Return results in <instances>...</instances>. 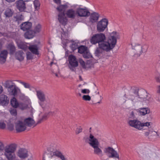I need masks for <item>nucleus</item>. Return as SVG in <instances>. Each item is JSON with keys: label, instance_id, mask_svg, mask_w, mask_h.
Segmentation results:
<instances>
[{"label": "nucleus", "instance_id": "obj_6", "mask_svg": "<svg viewBox=\"0 0 160 160\" xmlns=\"http://www.w3.org/2000/svg\"><path fill=\"white\" fill-rule=\"evenodd\" d=\"M128 123L131 127L140 130L146 129L147 128H144L145 127L149 128L151 122H142L137 119L131 120L129 118Z\"/></svg>", "mask_w": 160, "mask_h": 160}, {"label": "nucleus", "instance_id": "obj_42", "mask_svg": "<svg viewBox=\"0 0 160 160\" xmlns=\"http://www.w3.org/2000/svg\"><path fill=\"white\" fill-rule=\"evenodd\" d=\"M34 4L35 8L36 10H38L39 9L40 3L38 1L35 0L34 2Z\"/></svg>", "mask_w": 160, "mask_h": 160}, {"label": "nucleus", "instance_id": "obj_21", "mask_svg": "<svg viewBox=\"0 0 160 160\" xmlns=\"http://www.w3.org/2000/svg\"><path fill=\"white\" fill-rule=\"evenodd\" d=\"M65 14L63 13H59L58 16V19L61 24L63 25H65L66 24L67 21V19L65 16Z\"/></svg>", "mask_w": 160, "mask_h": 160}, {"label": "nucleus", "instance_id": "obj_7", "mask_svg": "<svg viewBox=\"0 0 160 160\" xmlns=\"http://www.w3.org/2000/svg\"><path fill=\"white\" fill-rule=\"evenodd\" d=\"M17 145L13 143L6 146L4 148V155L8 160H13L15 157L14 152L16 150Z\"/></svg>", "mask_w": 160, "mask_h": 160}, {"label": "nucleus", "instance_id": "obj_39", "mask_svg": "<svg viewBox=\"0 0 160 160\" xmlns=\"http://www.w3.org/2000/svg\"><path fill=\"white\" fill-rule=\"evenodd\" d=\"M92 66V65L90 61H88L86 63L84 69H88Z\"/></svg>", "mask_w": 160, "mask_h": 160}, {"label": "nucleus", "instance_id": "obj_18", "mask_svg": "<svg viewBox=\"0 0 160 160\" xmlns=\"http://www.w3.org/2000/svg\"><path fill=\"white\" fill-rule=\"evenodd\" d=\"M16 130L17 132H21L24 131L26 128L25 123L18 121L15 123Z\"/></svg>", "mask_w": 160, "mask_h": 160}, {"label": "nucleus", "instance_id": "obj_36", "mask_svg": "<svg viewBox=\"0 0 160 160\" xmlns=\"http://www.w3.org/2000/svg\"><path fill=\"white\" fill-rule=\"evenodd\" d=\"M78 52L80 53L84 54L86 52L88 51L87 48L84 46H81L78 47Z\"/></svg>", "mask_w": 160, "mask_h": 160}, {"label": "nucleus", "instance_id": "obj_55", "mask_svg": "<svg viewBox=\"0 0 160 160\" xmlns=\"http://www.w3.org/2000/svg\"><path fill=\"white\" fill-rule=\"evenodd\" d=\"M58 110H56V111H55L48 112V113L49 116H53L55 115L56 114V112Z\"/></svg>", "mask_w": 160, "mask_h": 160}, {"label": "nucleus", "instance_id": "obj_2", "mask_svg": "<svg viewBox=\"0 0 160 160\" xmlns=\"http://www.w3.org/2000/svg\"><path fill=\"white\" fill-rule=\"evenodd\" d=\"M118 38V34L116 32H113L111 33L107 41H104L99 43L98 47L102 50L106 52L109 51L114 48L117 42V39Z\"/></svg>", "mask_w": 160, "mask_h": 160}, {"label": "nucleus", "instance_id": "obj_45", "mask_svg": "<svg viewBox=\"0 0 160 160\" xmlns=\"http://www.w3.org/2000/svg\"><path fill=\"white\" fill-rule=\"evenodd\" d=\"M10 112L13 116H16L17 115V110L16 109L11 108L10 110Z\"/></svg>", "mask_w": 160, "mask_h": 160}, {"label": "nucleus", "instance_id": "obj_9", "mask_svg": "<svg viewBox=\"0 0 160 160\" xmlns=\"http://www.w3.org/2000/svg\"><path fill=\"white\" fill-rule=\"evenodd\" d=\"M106 38L104 34L102 33L96 34L93 35L90 39L91 43L93 44L101 43L106 39Z\"/></svg>", "mask_w": 160, "mask_h": 160}, {"label": "nucleus", "instance_id": "obj_19", "mask_svg": "<svg viewBox=\"0 0 160 160\" xmlns=\"http://www.w3.org/2000/svg\"><path fill=\"white\" fill-rule=\"evenodd\" d=\"M67 17L69 18L74 19L77 17V11L73 9H68L65 13Z\"/></svg>", "mask_w": 160, "mask_h": 160}, {"label": "nucleus", "instance_id": "obj_41", "mask_svg": "<svg viewBox=\"0 0 160 160\" xmlns=\"http://www.w3.org/2000/svg\"><path fill=\"white\" fill-rule=\"evenodd\" d=\"M70 48L72 50L74 51L78 48V44L76 42H73L70 46Z\"/></svg>", "mask_w": 160, "mask_h": 160}, {"label": "nucleus", "instance_id": "obj_25", "mask_svg": "<svg viewBox=\"0 0 160 160\" xmlns=\"http://www.w3.org/2000/svg\"><path fill=\"white\" fill-rule=\"evenodd\" d=\"M32 27V23L30 22H25L21 25V28L24 31H27L30 29Z\"/></svg>", "mask_w": 160, "mask_h": 160}, {"label": "nucleus", "instance_id": "obj_38", "mask_svg": "<svg viewBox=\"0 0 160 160\" xmlns=\"http://www.w3.org/2000/svg\"><path fill=\"white\" fill-rule=\"evenodd\" d=\"M27 107V105L24 103L22 102L19 103L18 104V107L19 108L22 110H23L26 109Z\"/></svg>", "mask_w": 160, "mask_h": 160}, {"label": "nucleus", "instance_id": "obj_33", "mask_svg": "<svg viewBox=\"0 0 160 160\" xmlns=\"http://www.w3.org/2000/svg\"><path fill=\"white\" fill-rule=\"evenodd\" d=\"M10 102L13 108H17L18 107L19 103L15 98L11 99Z\"/></svg>", "mask_w": 160, "mask_h": 160}, {"label": "nucleus", "instance_id": "obj_63", "mask_svg": "<svg viewBox=\"0 0 160 160\" xmlns=\"http://www.w3.org/2000/svg\"><path fill=\"white\" fill-rule=\"evenodd\" d=\"M157 92L158 93H160V86H159L158 87Z\"/></svg>", "mask_w": 160, "mask_h": 160}, {"label": "nucleus", "instance_id": "obj_30", "mask_svg": "<svg viewBox=\"0 0 160 160\" xmlns=\"http://www.w3.org/2000/svg\"><path fill=\"white\" fill-rule=\"evenodd\" d=\"M68 7V5L67 4H65L59 6L56 8V9L59 13H64V11Z\"/></svg>", "mask_w": 160, "mask_h": 160}, {"label": "nucleus", "instance_id": "obj_61", "mask_svg": "<svg viewBox=\"0 0 160 160\" xmlns=\"http://www.w3.org/2000/svg\"><path fill=\"white\" fill-rule=\"evenodd\" d=\"M3 88L0 85V94H1L3 91Z\"/></svg>", "mask_w": 160, "mask_h": 160}, {"label": "nucleus", "instance_id": "obj_22", "mask_svg": "<svg viewBox=\"0 0 160 160\" xmlns=\"http://www.w3.org/2000/svg\"><path fill=\"white\" fill-rule=\"evenodd\" d=\"M9 99L6 95L2 94L0 96V104L2 106L8 105L9 103Z\"/></svg>", "mask_w": 160, "mask_h": 160}, {"label": "nucleus", "instance_id": "obj_54", "mask_svg": "<svg viewBox=\"0 0 160 160\" xmlns=\"http://www.w3.org/2000/svg\"><path fill=\"white\" fill-rule=\"evenodd\" d=\"M155 20L157 23H160V13L156 17Z\"/></svg>", "mask_w": 160, "mask_h": 160}, {"label": "nucleus", "instance_id": "obj_26", "mask_svg": "<svg viewBox=\"0 0 160 160\" xmlns=\"http://www.w3.org/2000/svg\"><path fill=\"white\" fill-rule=\"evenodd\" d=\"M29 50L33 54L38 55L39 54V48L37 45H30L28 48Z\"/></svg>", "mask_w": 160, "mask_h": 160}, {"label": "nucleus", "instance_id": "obj_31", "mask_svg": "<svg viewBox=\"0 0 160 160\" xmlns=\"http://www.w3.org/2000/svg\"><path fill=\"white\" fill-rule=\"evenodd\" d=\"M17 45L20 49H22L24 50H26L28 48V47L27 45L23 42L20 41L16 42Z\"/></svg>", "mask_w": 160, "mask_h": 160}, {"label": "nucleus", "instance_id": "obj_3", "mask_svg": "<svg viewBox=\"0 0 160 160\" xmlns=\"http://www.w3.org/2000/svg\"><path fill=\"white\" fill-rule=\"evenodd\" d=\"M85 141L88 142L93 148V153L100 157H102L103 153L99 147L100 143L98 139L91 134H90L88 137H85L84 138Z\"/></svg>", "mask_w": 160, "mask_h": 160}, {"label": "nucleus", "instance_id": "obj_56", "mask_svg": "<svg viewBox=\"0 0 160 160\" xmlns=\"http://www.w3.org/2000/svg\"><path fill=\"white\" fill-rule=\"evenodd\" d=\"M130 118H134L135 117V111H131L130 113Z\"/></svg>", "mask_w": 160, "mask_h": 160}, {"label": "nucleus", "instance_id": "obj_50", "mask_svg": "<svg viewBox=\"0 0 160 160\" xmlns=\"http://www.w3.org/2000/svg\"><path fill=\"white\" fill-rule=\"evenodd\" d=\"M82 99L85 101H89L91 100V97L88 95H84L82 97Z\"/></svg>", "mask_w": 160, "mask_h": 160}, {"label": "nucleus", "instance_id": "obj_32", "mask_svg": "<svg viewBox=\"0 0 160 160\" xmlns=\"http://www.w3.org/2000/svg\"><path fill=\"white\" fill-rule=\"evenodd\" d=\"M35 34L34 31L29 30L25 33L24 36L26 38L31 39L34 36Z\"/></svg>", "mask_w": 160, "mask_h": 160}, {"label": "nucleus", "instance_id": "obj_13", "mask_svg": "<svg viewBox=\"0 0 160 160\" xmlns=\"http://www.w3.org/2000/svg\"><path fill=\"white\" fill-rule=\"evenodd\" d=\"M158 157L156 153L149 150L144 153L142 159L143 160H152L157 159Z\"/></svg>", "mask_w": 160, "mask_h": 160}, {"label": "nucleus", "instance_id": "obj_49", "mask_svg": "<svg viewBox=\"0 0 160 160\" xmlns=\"http://www.w3.org/2000/svg\"><path fill=\"white\" fill-rule=\"evenodd\" d=\"M49 116V115L48 114V113H46L42 117L41 119L38 121L39 122H40L41 121L43 120L46 119Z\"/></svg>", "mask_w": 160, "mask_h": 160}, {"label": "nucleus", "instance_id": "obj_46", "mask_svg": "<svg viewBox=\"0 0 160 160\" xmlns=\"http://www.w3.org/2000/svg\"><path fill=\"white\" fill-rule=\"evenodd\" d=\"M4 149V144L2 142L0 141V155Z\"/></svg>", "mask_w": 160, "mask_h": 160}, {"label": "nucleus", "instance_id": "obj_24", "mask_svg": "<svg viewBox=\"0 0 160 160\" xmlns=\"http://www.w3.org/2000/svg\"><path fill=\"white\" fill-rule=\"evenodd\" d=\"M24 56L25 54L22 50L18 51L15 53V57L16 59L20 61L23 60Z\"/></svg>", "mask_w": 160, "mask_h": 160}, {"label": "nucleus", "instance_id": "obj_10", "mask_svg": "<svg viewBox=\"0 0 160 160\" xmlns=\"http://www.w3.org/2000/svg\"><path fill=\"white\" fill-rule=\"evenodd\" d=\"M151 122L149 128L146 127L148 129L147 131L144 132L143 133L144 136L149 139H152L154 137H155L156 138H160V133L155 131L153 129L151 128Z\"/></svg>", "mask_w": 160, "mask_h": 160}, {"label": "nucleus", "instance_id": "obj_48", "mask_svg": "<svg viewBox=\"0 0 160 160\" xmlns=\"http://www.w3.org/2000/svg\"><path fill=\"white\" fill-rule=\"evenodd\" d=\"M19 82L21 83L23 85L24 87L26 88H30V86L29 84L25 82H22L21 81H19Z\"/></svg>", "mask_w": 160, "mask_h": 160}, {"label": "nucleus", "instance_id": "obj_15", "mask_svg": "<svg viewBox=\"0 0 160 160\" xmlns=\"http://www.w3.org/2000/svg\"><path fill=\"white\" fill-rule=\"evenodd\" d=\"M68 61L69 64V68L70 69L75 68L78 66V62L76 57L72 55H70L68 57Z\"/></svg>", "mask_w": 160, "mask_h": 160}, {"label": "nucleus", "instance_id": "obj_47", "mask_svg": "<svg viewBox=\"0 0 160 160\" xmlns=\"http://www.w3.org/2000/svg\"><path fill=\"white\" fill-rule=\"evenodd\" d=\"M102 49L98 47L95 51V54L96 56H98L100 54L102 53Z\"/></svg>", "mask_w": 160, "mask_h": 160}, {"label": "nucleus", "instance_id": "obj_34", "mask_svg": "<svg viewBox=\"0 0 160 160\" xmlns=\"http://www.w3.org/2000/svg\"><path fill=\"white\" fill-rule=\"evenodd\" d=\"M42 27L39 24H36L34 28V32L35 33L39 32L41 30Z\"/></svg>", "mask_w": 160, "mask_h": 160}, {"label": "nucleus", "instance_id": "obj_23", "mask_svg": "<svg viewBox=\"0 0 160 160\" xmlns=\"http://www.w3.org/2000/svg\"><path fill=\"white\" fill-rule=\"evenodd\" d=\"M137 111L142 116H145L149 114L150 112V109L148 108H140L137 109Z\"/></svg>", "mask_w": 160, "mask_h": 160}, {"label": "nucleus", "instance_id": "obj_5", "mask_svg": "<svg viewBox=\"0 0 160 160\" xmlns=\"http://www.w3.org/2000/svg\"><path fill=\"white\" fill-rule=\"evenodd\" d=\"M132 49L134 50V55L140 56L142 53L146 52L148 47L146 44H140L138 43L131 42V43Z\"/></svg>", "mask_w": 160, "mask_h": 160}, {"label": "nucleus", "instance_id": "obj_35", "mask_svg": "<svg viewBox=\"0 0 160 160\" xmlns=\"http://www.w3.org/2000/svg\"><path fill=\"white\" fill-rule=\"evenodd\" d=\"M7 48L10 50V53L12 54L15 50V48L13 44L11 43L9 44L7 46Z\"/></svg>", "mask_w": 160, "mask_h": 160}, {"label": "nucleus", "instance_id": "obj_53", "mask_svg": "<svg viewBox=\"0 0 160 160\" xmlns=\"http://www.w3.org/2000/svg\"><path fill=\"white\" fill-rule=\"evenodd\" d=\"M81 92L83 94H88L90 92V91L88 89H84L81 90Z\"/></svg>", "mask_w": 160, "mask_h": 160}, {"label": "nucleus", "instance_id": "obj_20", "mask_svg": "<svg viewBox=\"0 0 160 160\" xmlns=\"http://www.w3.org/2000/svg\"><path fill=\"white\" fill-rule=\"evenodd\" d=\"M8 90L11 94L15 96L17 94L18 91L19 89L14 83L8 87Z\"/></svg>", "mask_w": 160, "mask_h": 160}, {"label": "nucleus", "instance_id": "obj_58", "mask_svg": "<svg viewBox=\"0 0 160 160\" xmlns=\"http://www.w3.org/2000/svg\"><path fill=\"white\" fill-rule=\"evenodd\" d=\"M69 42V40L67 39L63 40L62 41V43L64 45H66L67 43H68Z\"/></svg>", "mask_w": 160, "mask_h": 160}, {"label": "nucleus", "instance_id": "obj_40", "mask_svg": "<svg viewBox=\"0 0 160 160\" xmlns=\"http://www.w3.org/2000/svg\"><path fill=\"white\" fill-rule=\"evenodd\" d=\"M83 57L85 58H89L92 57V55L88 51L86 52L84 54H83Z\"/></svg>", "mask_w": 160, "mask_h": 160}, {"label": "nucleus", "instance_id": "obj_17", "mask_svg": "<svg viewBox=\"0 0 160 160\" xmlns=\"http://www.w3.org/2000/svg\"><path fill=\"white\" fill-rule=\"evenodd\" d=\"M17 155L21 159H24L28 156V150L24 148H20L17 152Z\"/></svg>", "mask_w": 160, "mask_h": 160}, {"label": "nucleus", "instance_id": "obj_64", "mask_svg": "<svg viewBox=\"0 0 160 160\" xmlns=\"http://www.w3.org/2000/svg\"><path fill=\"white\" fill-rule=\"evenodd\" d=\"M100 98H101V100H100V102H98V103H100V102L101 101L102 99V96H100Z\"/></svg>", "mask_w": 160, "mask_h": 160}, {"label": "nucleus", "instance_id": "obj_14", "mask_svg": "<svg viewBox=\"0 0 160 160\" xmlns=\"http://www.w3.org/2000/svg\"><path fill=\"white\" fill-rule=\"evenodd\" d=\"M77 17H86L90 15V12L86 8H78L76 9Z\"/></svg>", "mask_w": 160, "mask_h": 160}, {"label": "nucleus", "instance_id": "obj_8", "mask_svg": "<svg viewBox=\"0 0 160 160\" xmlns=\"http://www.w3.org/2000/svg\"><path fill=\"white\" fill-rule=\"evenodd\" d=\"M36 92L37 95L39 100V104L42 108L46 109L50 108V105L49 103H46V99L43 92L41 91H37Z\"/></svg>", "mask_w": 160, "mask_h": 160}, {"label": "nucleus", "instance_id": "obj_27", "mask_svg": "<svg viewBox=\"0 0 160 160\" xmlns=\"http://www.w3.org/2000/svg\"><path fill=\"white\" fill-rule=\"evenodd\" d=\"M8 52L4 50L2 51L0 54V62L1 63H4L6 61V58L8 55Z\"/></svg>", "mask_w": 160, "mask_h": 160}, {"label": "nucleus", "instance_id": "obj_51", "mask_svg": "<svg viewBox=\"0 0 160 160\" xmlns=\"http://www.w3.org/2000/svg\"><path fill=\"white\" fill-rule=\"evenodd\" d=\"M6 124L3 121H0V129H3L5 128Z\"/></svg>", "mask_w": 160, "mask_h": 160}, {"label": "nucleus", "instance_id": "obj_52", "mask_svg": "<svg viewBox=\"0 0 160 160\" xmlns=\"http://www.w3.org/2000/svg\"><path fill=\"white\" fill-rule=\"evenodd\" d=\"M80 65L82 66V67L84 68L86 63H85L82 59H79V60Z\"/></svg>", "mask_w": 160, "mask_h": 160}, {"label": "nucleus", "instance_id": "obj_43", "mask_svg": "<svg viewBox=\"0 0 160 160\" xmlns=\"http://www.w3.org/2000/svg\"><path fill=\"white\" fill-rule=\"evenodd\" d=\"M82 128L81 126H78L77 128L75 130V133L76 134H78L81 132L82 131Z\"/></svg>", "mask_w": 160, "mask_h": 160}, {"label": "nucleus", "instance_id": "obj_44", "mask_svg": "<svg viewBox=\"0 0 160 160\" xmlns=\"http://www.w3.org/2000/svg\"><path fill=\"white\" fill-rule=\"evenodd\" d=\"M26 56L27 59L28 60L32 59L33 57L32 54L30 52H28L26 53Z\"/></svg>", "mask_w": 160, "mask_h": 160}, {"label": "nucleus", "instance_id": "obj_59", "mask_svg": "<svg viewBox=\"0 0 160 160\" xmlns=\"http://www.w3.org/2000/svg\"><path fill=\"white\" fill-rule=\"evenodd\" d=\"M23 19V17L21 15L20 17V18H19L18 17H17V20H22Z\"/></svg>", "mask_w": 160, "mask_h": 160}, {"label": "nucleus", "instance_id": "obj_12", "mask_svg": "<svg viewBox=\"0 0 160 160\" xmlns=\"http://www.w3.org/2000/svg\"><path fill=\"white\" fill-rule=\"evenodd\" d=\"M108 21L106 18H103L97 23V29L98 32H103L107 28Z\"/></svg>", "mask_w": 160, "mask_h": 160}, {"label": "nucleus", "instance_id": "obj_60", "mask_svg": "<svg viewBox=\"0 0 160 160\" xmlns=\"http://www.w3.org/2000/svg\"><path fill=\"white\" fill-rule=\"evenodd\" d=\"M156 80L157 82H160V75L159 77L156 78Z\"/></svg>", "mask_w": 160, "mask_h": 160}, {"label": "nucleus", "instance_id": "obj_16", "mask_svg": "<svg viewBox=\"0 0 160 160\" xmlns=\"http://www.w3.org/2000/svg\"><path fill=\"white\" fill-rule=\"evenodd\" d=\"M16 6L18 11L20 12H25L26 7L25 2L23 0H19L15 2Z\"/></svg>", "mask_w": 160, "mask_h": 160}, {"label": "nucleus", "instance_id": "obj_1", "mask_svg": "<svg viewBox=\"0 0 160 160\" xmlns=\"http://www.w3.org/2000/svg\"><path fill=\"white\" fill-rule=\"evenodd\" d=\"M125 96L128 100L131 101L133 105L141 102L143 105H148L152 100L151 95L144 89H141L138 91L132 90Z\"/></svg>", "mask_w": 160, "mask_h": 160}, {"label": "nucleus", "instance_id": "obj_4", "mask_svg": "<svg viewBox=\"0 0 160 160\" xmlns=\"http://www.w3.org/2000/svg\"><path fill=\"white\" fill-rule=\"evenodd\" d=\"M57 157L60 158L61 160H67L61 152L57 150L55 147L51 146L48 148L43 160H59Z\"/></svg>", "mask_w": 160, "mask_h": 160}, {"label": "nucleus", "instance_id": "obj_28", "mask_svg": "<svg viewBox=\"0 0 160 160\" xmlns=\"http://www.w3.org/2000/svg\"><path fill=\"white\" fill-rule=\"evenodd\" d=\"M99 17L98 14L96 12H93L92 13L90 17V21L92 23L96 22Z\"/></svg>", "mask_w": 160, "mask_h": 160}, {"label": "nucleus", "instance_id": "obj_11", "mask_svg": "<svg viewBox=\"0 0 160 160\" xmlns=\"http://www.w3.org/2000/svg\"><path fill=\"white\" fill-rule=\"evenodd\" d=\"M104 152L108 155L109 158H115L119 159V155L117 152L110 147L104 148Z\"/></svg>", "mask_w": 160, "mask_h": 160}, {"label": "nucleus", "instance_id": "obj_37", "mask_svg": "<svg viewBox=\"0 0 160 160\" xmlns=\"http://www.w3.org/2000/svg\"><path fill=\"white\" fill-rule=\"evenodd\" d=\"M4 14L6 17H9L12 16V12L10 9L7 8L5 10Z\"/></svg>", "mask_w": 160, "mask_h": 160}, {"label": "nucleus", "instance_id": "obj_57", "mask_svg": "<svg viewBox=\"0 0 160 160\" xmlns=\"http://www.w3.org/2000/svg\"><path fill=\"white\" fill-rule=\"evenodd\" d=\"M55 3L58 5L60 4L61 3V0H53Z\"/></svg>", "mask_w": 160, "mask_h": 160}, {"label": "nucleus", "instance_id": "obj_29", "mask_svg": "<svg viewBox=\"0 0 160 160\" xmlns=\"http://www.w3.org/2000/svg\"><path fill=\"white\" fill-rule=\"evenodd\" d=\"M24 123L26 126L31 127L35 123V121L33 118H26L24 120Z\"/></svg>", "mask_w": 160, "mask_h": 160}, {"label": "nucleus", "instance_id": "obj_62", "mask_svg": "<svg viewBox=\"0 0 160 160\" xmlns=\"http://www.w3.org/2000/svg\"><path fill=\"white\" fill-rule=\"evenodd\" d=\"M5 0L8 2H13L15 1V0Z\"/></svg>", "mask_w": 160, "mask_h": 160}]
</instances>
